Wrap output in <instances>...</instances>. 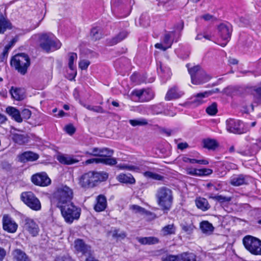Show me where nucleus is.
Segmentation results:
<instances>
[{
  "instance_id": "nucleus-38",
  "label": "nucleus",
  "mask_w": 261,
  "mask_h": 261,
  "mask_svg": "<svg viewBox=\"0 0 261 261\" xmlns=\"http://www.w3.org/2000/svg\"><path fill=\"white\" fill-rule=\"evenodd\" d=\"M208 198L217 201L221 203L229 202L232 199L231 197L224 196L221 195L213 196L212 194H211L208 196Z\"/></svg>"
},
{
  "instance_id": "nucleus-64",
  "label": "nucleus",
  "mask_w": 261,
  "mask_h": 261,
  "mask_svg": "<svg viewBox=\"0 0 261 261\" xmlns=\"http://www.w3.org/2000/svg\"><path fill=\"white\" fill-rule=\"evenodd\" d=\"M240 21L242 23V25H247L249 23V20L243 17L240 18Z\"/></svg>"
},
{
  "instance_id": "nucleus-12",
  "label": "nucleus",
  "mask_w": 261,
  "mask_h": 261,
  "mask_svg": "<svg viewBox=\"0 0 261 261\" xmlns=\"http://www.w3.org/2000/svg\"><path fill=\"white\" fill-rule=\"evenodd\" d=\"M32 182L36 186L46 187L49 185L51 180L45 172L38 173L31 177Z\"/></svg>"
},
{
  "instance_id": "nucleus-28",
  "label": "nucleus",
  "mask_w": 261,
  "mask_h": 261,
  "mask_svg": "<svg viewBox=\"0 0 261 261\" xmlns=\"http://www.w3.org/2000/svg\"><path fill=\"white\" fill-rule=\"evenodd\" d=\"M197 207L203 211H205L210 208V205L207 199L204 198L198 197L195 200Z\"/></svg>"
},
{
  "instance_id": "nucleus-25",
  "label": "nucleus",
  "mask_w": 261,
  "mask_h": 261,
  "mask_svg": "<svg viewBox=\"0 0 261 261\" xmlns=\"http://www.w3.org/2000/svg\"><path fill=\"white\" fill-rule=\"evenodd\" d=\"M6 112L17 122H21L22 121L20 112L16 108L12 107H8L6 108Z\"/></svg>"
},
{
  "instance_id": "nucleus-43",
  "label": "nucleus",
  "mask_w": 261,
  "mask_h": 261,
  "mask_svg": "<svg viewBox=\"0 0 261 261\" xmlns=\"http://www.w3.org/2000/svg\"><path fill=\"white\" fill-rule=\"evenodd\" d=\"M179 261H196V256L193 253H184L179 255Z\"/></svg>"
},
{
  "instance_id": "nucleus-18",
  "label": "nucleus",
  "mask_w": 261,
  "mask_h": 261,
  "mask_svg": "<svg viewBox=\"0 0 261 261\" xmlns=\"http://www.w3.org/2000/svg\"><path fill=\"white\" fill-rule=\"evenodd\" d=\"M157 70L159 75L163 79L164 82H166L171 76L170 69L164 63L160 62L157 63Z\"/></svg>"
},
{
  "instance_id": "nucleus-15",
  "label": "nucleus",
  "mask_w": 261,
  "mask_h": 261,
  "mask_svg": "<svg viewBox=\"0 0 261 261\" xmlns=\"http://www.w3.org/2000/svg\"><path fill=\"white\" fill-rule=\"evenodd\" d=\"M74 248L78 253H81L83 255H93V251L91 246L82 239H78L74 241Z\"/></svg>"
},
{
  "instance_id": "nucleus-19",
  "label": "nucleus",
  "mask_w": 261,
  "mask_h": 261,
  "mask_svg": "<svg viewBox=\"0 0 261 261\" xmlns=\"http://www.w3.org/2000/svg\"><path fill=\"white\" fill-rule=\"evenodd\" d=\"M184 95V92L180 91L178 87L174 86L171 88L167 92L165 96L166 100H171L174 99H177Z\"/></svg>"
},
{
  "instance_id": "nucleus-46",
  "label": "nucleus",
  "mask_w": 261,
  "mask_h": 261,
  "mask_svg": "<svg viewBox=\"0 0 261 261\" xmlns=\"http://www.w3.org/2000/svg\"><path fill=\"white\" fill-rule=\"evenodd\" d=\"M206 112L210 115H215L218 112L217 103H212L211 105H210L206 108Z\"/></svg>"
},
{
  "instance_id": "nucleus-13",
  "label": "nucleus",
  "mask_w": 261,
  "mask_h": 261,
  "mask_svg": "<svg viewBox=\"0 0 261 261\" xmlns=\"http://www.w3.org/2000/svg\"><path fill=\"white\" fill-rule=\"evenodd\" d=\"M251 181V177L249 175L240 174H234L229 179V184L234 187H239L243 185H248Z\"/></svg>"
},
{
  "instance_id": "nucleus-40",
  "label": "nucleus",
  "mask_w": 261,
  "mask_h": 261,
  "mask_svg": "<svg viewBox=\"0 0 261 261\" xmlns=\"http://www.w3.org/2000/svg\"><path fill=\"white\" fill-rule=\"evenodd\" d=\"M203 147L208 149H214L217 146L215 140L207 139L203 140Z\"/></svg>"
},
{
  "instance_id": "nucleus-61",
  "label": "nucleus",
  "mask_w": 261,
  "mask_h": 261,
  "mask_svg": "<svg viewBox=\"0 0 261 261\" xmlns=\"http://www.w3.org/2000/svg\"><path fill=\"white\" fill-rule=\"evenodd\" d=\"M182 161L185 163H190L191 164L196 163V159H190L186 156H184L182 158Z\"/></svg>"
},
{
  "instance_id": "nucleus-48",
  "label": "nucleus",
  "mask_w": 261,
  "mask_h": 261,
  "mask_svg": "<svg viewBox=\"0 0 261 261\" xmlns=\"http://www.w3.org/2000/svg\"><path fill=\"white\" fill-rule=\"evenodd\" d=\"M100 149L101 148L94 147L89 151H86L85 154L91 156H99L100 152Z\"/></svg>"
},
{
  "instance_id": "nucleus-8",
  "label": "nucleus",
  "mask_w": 261,
  "mask_h": 261,
  "mask_svg": "<svg viewBox=\"0 0 261 261\" xmlns=\"http://www.w3.org/2000/svg\"><path fill=\"white\" fill-rule=\"evenodd\" d=\"M245 248L252 254L261 255V240L252 236H246L243 239Z\"/></svg>"
},
{
  "instance_id": "nucleus-7",
  "label": "nucleus",
  "mask_w": 261,
  "mask_h": 261,
  "mask_svg": "<svg viewBox=\"0 0 261 261\" xmlns=\"http://www.w3.org/2000/svg\"><path fill=\"white\" fill-rule=\"evenodd\" d=\"M189 73L191 75V82L194 85H200L206 83L211 79V76L206 74L198 65L189 68L187 64Z\"/></svg>"
},
{
  "instance_id": "nucleus-59",
  "label": "nucleus",
  "mask_w": 261,
  "mask_h": 261,
  "mask_svg": "<svg viewBox=\"0 0 261 261\" xmlns=\"http://www.w3.org/2000/svg\"><path fill=\"white\" fill-rule=\"evenodd\" d=\"M163 261H179V256L169 255L167 256Z\"/></svg>"
},
{
  "instance_id": "nucleus-41",
  "label": "nucleus",
  "mask_w": 261,
  "mask_h": 261,
  "mask_svg": "<svg viewBox=\"0 0 261 261\" xmlns=\"http://www.w3.org/2000/svg\"><path fill=\"white\" fill-rule=\"evenodd\" d=\"M99 163L106 165L113 166L117 164V160L115 158L111 157L99 158L98 160Z\"/></svg>"
},
{
  "instance_id": "nucleus-11",
  "label": "nucleus",
  "mask_w": 261,
  "mask_h": 261,
  "mask_svg": "<svg viewBox=\"0 0 261 261\" xmlns=\"http://www.w3.org/2000/svg\"><path fill=\"white\" fill-rule=\"evenodd\" d=\"M23 230L28 232L32 237H35L39 234L40 228L37 223L30 218H25L24 220Z\"/></svg>"
},
{
  "instance_id": "nucleus-32",
  "label": "nucleus",
  "mask_w": 261,
  "mask_h": 261,
  "mask_svg": "<svg viewBox=\"0 0 261 261\" xmlns=\"http://www.w3.org/2000/svg\"><path fill=\"white\" fill-rule=\"evenodd\" d=\"M117 179L125 184H133L135 182V179L131 174H120L117 176Z\"/></svg>"
},
{
  "instance_id": "nucleus-26",
  "label": "nucleus",
  "mask_w": 261,
  "mask_h": 261,
  "mask_svg": "<svg viewBox=\"0 0 261 261\" xmlns=\"http://www.w3.org/2000/svg\"><path fill=\"white\" fill-rule=\"evenodd\" d=\"M12 28L10 21L2 14H0V34H4L7 30H11Z\"/></svg>"
},
{
  "instance_id": "nucleus-17",
  "label": "nucleus",
  "mask_w": 261,
  "mask_h": 261,
  "mask_svg": "<svg viewBox=\"0 0 261 261\" xmlns=\"http://www.w3.org/2000/svg\"><path fill=\"white\" fill-rule=\"evenodd\" d=\"M218 30L221 39L224 41V42L219 44L224 47L230 38L232 32L231 28L225 24L222 23L219 25Z\"/></svg>"
},
{
  "instance_id": "nucleus-10",
  "label": "nucleus",
  "mask_w": 261,
  "mask_h": 261,
  "mask_svg": "<svg viewBox=\"0 0 261 261\" xmlns=\"http://www.w3.org/2000/svg\"><path fill=\"white\" fill-rule=\"evenodd\" d=\"M226 129L231 133L242 134L248 131L247 127L239 120L230 118L226 120Z\"/></svg>"
},
{
  "instance_id": "nucleus-9",
  "label": "nucleus",
  "mask_w": 261,
  "mask_h": 261,
  "mask_svg": "<svg viewBox=\"0 0 261 261\" xmlns=\"http://www.w3.org/2000/svg\"><path fill=\"white\" fill-rule=\"evenodd\" d=\"M20 199L30 208L35 211L41 209L39 199L31 191L23 192L21 194Z\"/></svg>"
},
{
  "instance_id": "nucleus-37",
  "label": "nucleus",
  "mask_w": 261,
  "mask_h": 261,
  "mask_svg": "<svg viewBox=\"0 0 261 261\" xmlns=\"http://www.w3.org/2000/svg\"><path fill=\"white\" fill-rule=\"evenodd\" d=\"M13 140L19 145H22L28 142L27 135L20 134H14L13 135Z\"/></svg>"
},
{
  "instance_id": "nucleus-27",
  "label": "nucleus",
  "mask_w": 261,
  "mask_h": 261,
  "mask_svg": "<svg viewBox=\"0 0 261 261\" xmlns=\"http://www.w3.org/2000/svg\"><path fill=\"white\" fill-rule=\"evenodd\" d=\"M136 240L142 245H153L159 243V239L154 237H137Z\"/></svg>"
},
{
  "instance_id": "nucleus-33",
  "label": "nucleus",
  "mask_w": 261,
  "mask_h": 261,
  "mask_svg": "<svg viewBox=\"0 0 261 261\" xmlns=\"http://www.w3.org/2000/svg\"><path fill=\"white\" fill-rule=\"evenodd\" d=\"M174 32H166L163 38V43L166 45L168 48H170L174 40L173 36Z\"/></svg>"
},
{
  "instance_id": "nucleus-20",
  "label": "nucleus",
  "mask_w": 261,
  "mask_h": 261,
  "mask_svg": "<svg viewBox=\"0 0 261 261\" xmlns=\"http://www.w3.org/2000/svg\"><path fill=\"white\" fill-rule=\"evenodd\" d=\"M39 155L32 151H25L19 155V160L21 162H33L39 158Z\"/></svg>"
},
{
  "instance_id": "nucleus-3",
  "label": "nucleus",
  "mask_w": 261,
  "mask_h": 261,
  "mask_svg": "<svg viewBox=\"0 0 261 261\" xmlns=\"http://www.w3.org/2000/svg\"><path fill=\"white\" fill-rule=\"evenodd\" d=\"M39 45L43 51L48 53L59 49L62 44L54 34L48 33L40 35Z\"/></svg>"
},
{
  "instance_id": "nucleus-53",
  "label": "nucleus",
  "mask_w": 261,
  "mask_h": 261,
  "mask_svg": "<svg viewBox=\"0 0 261 261\" xmlns=\"http://www.w3.org/2000/svg\"><path fill=\"white\" fill-rule=\"evenodd\" d=\"M199 169L192 168H187L186 169V173L193 176H199Z\"/></svg>"
},
{
  "instance_id": "nucleus-34",
  "label": "nucleus",
  "mask_w": 261,
  "mask_h": 261,
  "mask_svg": "<svg viewBox=\"0 0 261 261\" xmlns=\"http://www.w3.org/2000/svg\"><path fill=\"white\" fill-rule=\"evenodd\" d=\"M90 36L92 39L94 41L101 39L102 37L101 28L99 27L92 28L91 30Z\"/></svg>"
},
{
  "instance_id": "nucleus-39",
  "label": "nucleus",
  "mask_w": 261,
  "mask_h": 261,
  "mask_svg": "<svg viewBox=\"0 0 261 261\" xmlns=\"http://www.w3.org/2000/svg\"><path fill=\"white\" fill-rule=\"evenodd\" d=\"M130 209L135 214L146 215H149L151 214L150 212L147 211L144 208L138 205L134 204L130 205Z\"/></svg>"
},
{
  "instance_id": "nucleus-42",
  "label": "nucleus",
  "mask_w": 261,
  "mask_h": 261,
  "mask_svg": "<svg viewBox=\"0 0 261 261\" xmlns=\"http://www.w3.org/2000/svg\"><path fill=\"white\" fill-rule=\"evenodd\" d=\"M129 123L133 126H143L148 124V121L146 119L140 118L138 119H131L129 120Z\"/></svg>"
},
{
  "instance_id": "nucleus-45",
  "label": "nucleus",
  "mask_w": 261,
  "mask_h": 261,
  "mask_svg": "<svg viewBox=\"0 0 261 261\" xmlns=\"http://www.w3.org/2000/svg\"><path fill=\"white\" fill-rule=\"evenodd\" d=\"M113 154V150L109 148H101L99 156L101 158L112 157Z\"/></svg>"
},
{
  "instance_id": "nucleus-56",
  "label": "nucleus",
  "mask_w": 261,
  "mask_h": 261,
  "mask_svg": "<svg viewBox=\"0 0 261 261\" xmlns=\"http://www.w3.org/2000/svg\"><path fill=\"white\" fill-rule=\"evenodd\" d=\"M31 111L27 109H23L21 112V115L23 118L28 119L31 116Z\"/></svg>"
},
{
  "instance_id": "nucleus-22",
  "label": "nucleus",
  "mask_w": 261,
  "mask_h": 261,
  "mask_svg": "<svg viewBox=\"0 0 261 261\" xmlns=\"http://www.w3.org/2000/svg\"><path fill=\"white\" fill-rule=\"evenodd\" d=\"M57 160L60 163L64 165H72L79 162L76 159L67 154L59 155L57 156Z\"/></svg>"
},
{
  "instance_id": "nucleus-58",
  "label": "nucleus",
  "mask_w": 261,
  "mask_h": 261,
  "mask_svg": "<svg viewBox=\"0 0 261 261\" xmlns=\"http://www.w3.org/2000/svg\"><path fill=\"white\" fill-rule=\"evenodd\" d=\"M66 132L71 135L74 133L75 129L72 125H68L65 127Z\"/></svg>"
},
{
  "instance_id": "nucleus-2",
  "label": "nucleus",
  "mask_w": 261,
  "mask_h": 261,
  "mask_svg": "<svg viewBox=\"0 0 261 261\" xmlns=\"http://www.w3.org/2000/svg\"><path fill=\"white\" fill-rule=\"evenodd\" d=\"M156 202L162 210L168 212L172 206L173 200L172 191L167 187L158 189L155 193Z\"/></svg>"
},
{
  "instance_id": "nucleus-35",
  "label": "nucleus",
  "mask_w": 261,
  "mask_h": 261,
  "mask_svg": "<svg viewBox=\"0 0 261 261\" xmlns=\"http://www.w3.org/2000/svg\"><path fill=\"white\" fill-rule=\"evenodd\" d=\"M180 227L181 228L182 230L188 234H191L193 232L194 229L195 228V227L194 226L192 222H182L180 224Z\"/></svg>"
},
{
  "instance_id": "nucleus-36",
  "label": "nucleus",
  "mask_w": 261,
  "mask_h": 261,
  "mask_svg": "<svg viewBox=\"0 0 261 261\" xmlns=\"http://www.w3.org/2000/svg\"><path fill=\"white\" fill-rule=\"evenodd\" d=\"M127 32L125 31H122L120 32L117 35H116L115 37H114L111 39L110 41L111 45H115L120 42V41L124 39L127 36Z\"/></svg>"
},
{
  "instance_id": "nucleus-5",
  "label": "nucleus",
  "mask_w": 261,
  "mask_h": 261,
  "mask_svg": "<svg viewBox=\"0 0 261 261\" xmlns=\"http://www.w3.org/2000/svg\"><path fill=\"white\" fill-rule=\"evenodd\" d=\"M57 207L60 208L62 216L66 223L71 224L74 220H77L80 218L81 210L73 202H70Z\"/></svg>"
},
{
  "instance_id": "nucleus-16",
  "label": "nucleus",
  "mask_w": 261,
  "mask_h": 261,
  "mask_svg": "<svg viewBox=\"0 0 261 261\" xmlns=\"http://www.w3.org/2000/svg\"><path fill=\"white\" fill-rule=\"evenodd\" d=\"M132 94L137 96L140 102L149 101L154 97L153 92L149 89L135 90Z\"/></svg>"
},
{
  "instance_id": "nucleus-24",
  "label": "nucleus",
  "mask_w": 261,
  "mask_h": 261,
  "mask_svg": "<svg viewBox=\"0 0 261 261\" xmlns=\"http://www.w3.org/2000/svg\"><path fill=\"white\" fill-rule=\"evenodd\" d=\"M10 93L12 97L16 100H21L24 97V91L23 89L12 87Z\"/></svg>"
},
{
  "instance_id": "nucleus-60",
  "label": "nucleus",
  "mask_w": 261,
  "mask_h": 261,
  "mask_svg": "<svg viewBox=\"0 0 261 261\" xmlns=\"http://www.w3.org/2000/svg\"><path fill=\"white\" fill-rule=\"evenodd\" d=\"M119 168L121 169H127L129 170H133L135 169L136 168L134 166H128L126 165H119L117 166Z\"/></svg>"
},
{
  "instance_id": "nucleus-54",
  "label": "nucleus",
  "mask_w": 261,
  "mask_h": 261,
  "mask_svg": "<svg viewBox=\"0 0 261 261\" xmlns=\"http://www.w3.org/2000/svg\"><path fill=\"white\" fill-rule=\"evenodd\" d=\"M199 176H205L211 174L213 170L211 169L203 168L199 169Z\"/></svg>"
},
{
  "instance_id": "nucleus-47",
  "label": "nucleus",
  "mask_w": 261,
  "mask_h": 261,
  "mask_svg": "<svg viewBox=\"0 0 261 261\" xmlns=\"http://www.w3.org/2000/svg\"><path fill=\"white\" fill-rule=\"evenodd\" d=\"M18 40V37H16L12 39L11 41L7 45L5 46L3 52V55L4 56H5L6 55H7L9 52V50L13 46V45L15 44V43Z\"/></svg>"
},
{
  "instance_id": "nucleus-4",
  "label": "nucleus",
  "mask_w": 261,
  "mask_h": 261,
  "mask_svg": "<svg viewBox=\"0 0 261 261\" xmlns=\"http://www.w3.org/2000/svg\"><path fill=\"white\" fill-rule=\"evenodd\" d=\"M52 197L58 206L71 202L73 197V192L72 189L68 186L61 185L56 188Z\"/></svg>"
},
{
  "instance_id": "nucleus-49",
  "label": "nucleus",
  "mask_w": 261,
  "mask_h": 261,
  "mask_svg": "<svg viewBox=\"0 0 261 261\" xmlns=\"http://www.w3.org/2000/svg\"><path fill=\"white\" fill-rule=\"evenodd\" d=\"M254 102L257 103H259L261 102V88L259 87L256 88L254 89Z\"/></svg>"
},
{
  "instance_id": "nucleus-30",
  "label": "nucleus",
  "mask_w": 261,
  "mask_h": 261,
  "mask_svg": "<svg viewBox=\"0 0 261 261\" xmlns=\"http://www.w3.org/2000/svg\"><path fill=\"white\" fill-rule=\"evenodd\" d=\"M176 231V227L173 224H168L163 227L161 230V235L167 236L174 234Z\"/></svg>"
},
{
  "instance_id": "nucleus-1",
  "label": "nucleus",
  "mask_w": 261,
  "mask_h": 261,
  "mask_svg": "<svg viewBox=\"0 0 261 261\" xmlns=\"http://www.w3.org/2000/svg\"><path fill=\"white\" fill-rule=\"evenodd\" d=\"M108 178L106 172L89 171L83 174L79 179V185L84 188H91L98 182L106 180Z\"/></svg>"
},
{
  "instance_id": "nucleus-51",
  "label": "nucleus",
  "mask_w": 261,
  "mask_h": 261,
  "mask_svg": "<svg viewBox=\"0 0 261 261\" xmlns=\"http://www.w3.org/2000/svg\"><path fill=\"white\" fill-rule=\"evenodd\" d=\"M85 107L87 109L90 111H92L97 113H104L103 109L100 106H92L91 105H86L85 106Z\"/></svg>"
},
{
  "instance_id": "nucleus-31",
  "label": "nucleus",
  "mask_w": 261,
  "mask_h": 261,
  "mask_svg": "<svg viewBox=\"0 0 261 261\" xmlns=\"http://www.w3.org/2000/svg\"><path fill=\"white\" fill-rule=\"evenodd\" d=\"M200 228L202 232L205 234H211L214 229L212 224L207 221H203L200 223Z\"/></svg>"
},
{
  "instance_id": "nucleus-14",
  "label": "nucleus",
  "mask_w": 261,
  "mask_h": 261,
  "mask_svg": "<svg viewBox=\"0 0 261 261\" xmlns=\"http://www.w3.org/2000/svg\"><path fill=\"white\" fill-rule=\"evenodd\" d=\"M2 223L3 229L8 232L14 233L17 229V224L9 215L3 216Z\"/></svg>"
},
{
  "instance_id": "nucleus-57",
  "label": "nucleus",
  "mask_w": 261,
  "mask_h": 261,
  "mask_svg": "<svg viewBox=\"0 0 261 261\" xmlns=\"http://www.w3.org/2000/svg\"><path fill=\"white\" fill-rule=\"evenodd\" d=\"M184 21H180V22H179L178 23H177L175 25V30L173 31L174 32V34L176 32H180L182 30V29H184Z\"/></svg>"
},
{
  "instance_id": "nucleus-21",
  "label": "nucleus",
  "mask_w": 261,
  "mask_h": 261,
  "mask_svg": "<svg viewBox=\"0 0 261 261\" xmlns=\"http://www.w3.org/2000/svg\"><path fill=\"white\" fill-rule=\"evenodd\" d=\"M107 201L106 197L103 195H99L96 198V203L94 208L95 211L100 212L103 211L107 207Z\"/></svg>"
},
{
  "instance_id": "nucleus-62",
  "label": "nucleus",
  "mask_w": 261,
  "mask_h": 261,
  "mask_svg": "<svg viewBox=\"0 0 261 261\" xmlns=\"http://www.w3.org/2000/svg\"><path fill=\"white\" fill-rule=\"evenodd\" d=\"M189 147V145L187 143H180L177 145V148L180 150H184V149L187 148Z\"/></svg>"
},
{
  "instance_id": "nucleus-6",
  "label": "nucleus",
  "mask_w": 261,
  "mask_h": 261,
  "mask_svg": "<svg viewBox=\"0 0 261 261\" xmlns=\"http://www.w3.org/2000/svg\"><path fill=\"white\" fill-rule=\"evenodd\" d=\"M11 64L19 73L24 75L30 65V59L25 54H18L13 57L11 61Z\"/></svg>"
},
{
  "instance_id": "nucleus-55",
  "label": "nucleus",
  "mask_w": 261,
  "mask_h": 261,
  "mask_svg": "<svg viewBox=\"0 0 261 261\" xmlns=\"http://www.w3.org/2000/svg\"><path fill=\"white\" fill-rule=\"evenodd\" d=\"M118 231H119L117 229H115L113 231L112 236L114 238H120L122 239H124V238L126 237V235L125 232H121L120 233H118Z\"/></svg>"
},
{
  "instance_id": "nucleus-29",
  "label": "nucleus",
  "mask_w": 261,
  "mask_h": 261,
  "mask_svg": "<svg viewBox=\"0 0 261 261\" xmlns=\"http://www.w3.org/2000/svg\"><path fill=\"white\" fill-rule=\"evenodd\" d=\"M13 256L15 261H30L26 254L20 249H15L13 252Z\"/></svg>"
},
{
  "instance_id": "nucleus-50",
  "label": "nucleus",
  "mask_w": 261,
  "mask_h": 261,
  "mask_svg": "<svg viewBox=\"0 0 261 261\" xmlns=\"http://www.w3.org/2000/svg\"><path fill=\"white\" fill-rule=\"evenodd\" d=\"M140 22L141 25L143 27H147L149 25V19L147 15H142L140 17Z\"/></svg>"
},
{
  "instance_id": "nucleus-52",
  "label": "nucleus",
  "mask_w": 261,
  "mask_h": 261,
  "mask_svg": "<svg viewBox=\"0 0 261 261\" xmlns=\"http://www.w3.org/2000/svg\"><path fill=\"white\" fill-rule=\"evenodd\" d=\"M90 64V62L89 61L87 60H82L79 62V66L82 70H86Z\"/></svg>"
},
{
  "instance_id": "nucleus-63",
  "label": "nucleus",
  "mask_w": 261,
  "mask_h": 261,
  "mask_svg": "<svg viewBox=\"0 0 261 261\" xmlns=\"http://www.w3.org/2000/svg\"><path fill=\"white\" fill-rule=\"evenodd\" d=\"M155 47L159 49H161L163 50H166L167 49L169 48L166 45L164 44H163L162 43H156L155 44Z\"/></svg>"
},
{
  "instance_id": "nucleus-23",
  "label": "nucleus",
  "mask_w": 261,
  "mask_h": 261,
  "mask_svg": "<svg viewBox=\"0 0 261 261\" xmlns=\"http://www.w3.org/2000/svg\"><path fill=\"white\" fill-rule=\"evenodd\" d=\"M213 92L212 91H205L202 93H199L197 94L194 97L193 99L192 100V102L193 104H195L197 106L201 105L204 101L203 100V98L205 97H207L208 96L211 95Z\"/></svg>"
},
{
  "instance_id": "nucleus-44",
  "label": "nucleus",
  "mask_w": 261,
  "mask_h": 261,
  "mask_svg": "<svg viewBox=\"0 0 261 261\" xmlns=\"http://www.w3.org/2000/svg\"><path fill=\"white\" fill-rule=\"evenodd\" d=\"M68 56V67L71 70H73L75 68L74 61L77 60V54L74 53H69Z\"/></svg>"
}]
</instances>
